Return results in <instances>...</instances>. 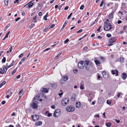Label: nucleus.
Masks as SVG:
<instances>
[{
  "instance_id": "nucleus-45",
  "label": "nucleus",
  "mask_w": 127,
  "mask_h": 127,
  "mask_svg": "<svg viewBox=\"0 0 127 127\" xmlns=\"http://www.w3.org/2000/svg\"><path fill=\"white\" fill-rule=\"evenodd\" d=\"M80 89L81 90H83V89H84V87L83 86V85H80Z\"/></svg>"
},
{
  "instance_id": "nucleus-37",
  "label": "nucleus",
  "mask_w": 127,
  "mask_h": 127,
  "mask_svg": "<svg viewBox=\"0 0 127 127\" xmlns=\"http://www.w3.org/2000/svg\"><path fill=\"white\" fill-rule=\"evenodd\" d=\"M10 26V24H8L7 26L5 27V28L4 29L5 30V31L6 30V29H7V28Z\"/></svg>"
},
{
  "instance_id": "nucleus-53",
  "label": "nucleus",
  "mask_w": 127,
  "mask_h": 127,
  "mask_svg": "<svg viewBox=\"0 0 127 127\" xmlns=\"http://www.w3.org/2000/svg\"><path fill=\"white\" fill-rule=\"evenodd\" d=\"M21 18L20 17H18L15 20V21L16 22H17L18 21L19 19H20Z\"/></svg>"
},
{
  "instance_id": "nucleus-56",
  "label": "nucleus",
  "mask_w": 127,
  "mask_h": 127,
  "mask_svg": "<svg viewBox=\"0 0 127 127\" xmlns=\"http://www.w3.org/2000/svg\"><path fill=\"white\" fill-rule=\"evenodd\" d=\"M47 17L46 16H45L43 17V19L45 20H47Z\"/></svg>"
},
{
  "instance_id": "nucleus-6",
  "label": "nucleus",
  "mask_w": 127,
  "mask_h": 127,
  "mask_svg": "<svg viewBox=\"0 0 127 127\" xmlns=\"http://www.w3.org/2000/svg\"><path fill=\"white\" fill-rule=\"evenodd\" d=\"M32 119L33 121L34 122H36L39 119V117L38 115H34L31 116Z\"/></svg>"
},
{
  "instance_id": "nucleus-24",
  "label": "nucleus",
  "mask_w": 127,
  "mask_h": 127,
  "mask_svg": "<svg viewBox=\"0 0 127 127\" xmlns=\"http://www.w3.org/2000/svg\"><path fill=\"white\" fill-rule=\"evenodd\" d=\"M94 62L96 65H97L100 64V62L97 60H95Z\"/></svg>"
},
{
  "instance_id": "nucleus-34",
  "label": "nucleus",
  "mask_w": 127,
  "mask_h": 127,
  "mask_svg": "<svg viewBox=\"0 0 127 127\" xmlns=\"http://www.w3.org/2000/svg\"><path fill=\"white\" fill-rule=\"evenodd\" d=\"M17 67L13 71L12 73V74H13L16 72V70H17Z\"/></svg>"
},
{
  "instance_id": "nucleus-1",
  "label": "nucleus",
  "mask_w": 127,
  "mask_h": 127,
  "mask_svg": "<svg viewBox=\"0 0 127 127\" xmlns=\"http://www.w3.org/2000/svg\"><path fill=\"white\" fill-rule=\"evenodd\" d=\"M112 28V25L110 23L105 25L103 29L104 30L106 31H108Z\"/></svg>"
},
{
  "instance_id": "nucleus-39",
  "label": "nucleus",
  "mask_w": 127,
  "mask_h": 127,
  "mask_svg": "<svg viewBox=\"0 0 127 127\" xmlns=\"http://www.w3.org/2000/svg\"><path fill=\"white\" fill-rule=\"evenodd\" d=\"M121 95V93L120 92H119L117 94V96L119 98L120 96V95Z\"/></svg>"
},
{
  "instance_id": "nucleus-42",
  "label": "nucleus",
  "mask_w": 127,
  "mask_h": 127,
  "mask_svg": "<svg viewBox=\"0 0 127 127\" xmlns=\"http://www.w3.org/2000/svg\"><path fill=\"white\" fill-rule=\"evenodd\" d=\"M10 67L9 66H6L4 67V68H5V70H7Z\"/></svg>"
},
{
  "instance_id": "nucleus-41",
  "label": "nucleus",
  "mask_w": 127,
  "mask_h": 127,
  "mask_svg": "<svg viewBox=\"0 0 127 127\" xmlns=\"http://www.w3.org/2000/svg\"><path fill=\"white\" fill-rule=\"evenodd\" d=\"M106 36L107 37H109L111 36V35L110 34L108 33L106 34Z\"/></svg>"
},
{
  "instance_id": "nucleus-10",
  "label": "nucleus",
  "mask_w": 127,
  "mask_h": 127,
  "mask_svg": "<svg viewBox=\"0 0 127 127\" xmlns=\"http://www.w3.org/2000/svg\"><path fill=\"white\" fill-rule=\"evenodd\" d=\"M111 72L112 74L115 75V76L118 75V71L116 69L112 70Z\"/></svg>"
},
{
  "instance_id": "nucleus-60",
  "label": "nucleus",
  "mask_w": 127,
  "mask_h": 127,
  "mask_svg": "<svg viewBox=\"0 0 127 127\" xmlns=\"http://www.w3.org/2000/svg\"><path fill=\"white\" fill-rule=\"evenodd\" d=\"M52 115V114L51 113H48L47 115V116L48 117H50Z\"/></svg>"
},
{
  "instance_id": "nucleus-17",
  "label": "nucleus",
  "mask_w": 127,
  "mask_h": 127,
  "mask_svg": "<svg viewBox=\"0 0 127 127\" xmlns=\"http://www.w3.org/2000/svg\"><path fill=\"white\" fill-rule=\"evenodd\" d=\"M68 22V21L67 20L65 21L63 26V27L60 30V31H62L64 28L65 27L66 24Z\"/></svg>"
},
{
  "instance_id": "nucleus-61",
  "label": "nucleus",
  "mask_w": 127,
  "mask_h": 127,
  "mask_svg": "<svg viewBox=\"0 0 127 127\" xmlns=\"http://www.w3.org/2000/svg\"><path fill=\"white\" fill-rule=\"evenodd\" d=\"M5 102H6L5 101H2L1 103L2 104L4 105L5 103Z\"/></svg>"
},
{
  "instance_id": "nucleus-11",
  "label": "nucleus",
  "mask_w": 127,
  "mask_h": 127,
  "mask_svg": "<svg viewBox=\"0 0 127 127\" xmlns=\"http://www.w3.org/2000/svg\"><path fill=\"white\" fill-rule=\"evenodd\" d=\"M84 64H85L87 65L92 66V63L89 60H85L84 62Z\"/></svg>"
},
{
  "instance_id": "nucleus-54",
  "label": "nucleus",
  "mask_w": 127,
  "mask_h": 127,
  "mask_svg": "<svg viewBox=\"0 0 127 127\" xmlns=\"http://www.w3.org/2000/svg\"><path fill=\"white\" fill-rule=\"evenodd\" d=\"M23 54L21 53L20 55L19 56V57L20 58H21L23 56Z\"/></svg>"
},
{
  "instance_id": "nucleus-62",
  "label": "nucleus",
  "mask_w": 127,
  "mask_h": 127,
  "mask_svg": "<svg viewBox=\"0 0 127 127\" xmlns=\"http://www.w3.org/2000/svg\"><path fill=\"white\" fill-rule=\"evenodd\" d=\"M55 106L54 105H53L51 106V108L52 109H55Z\"/></svg>"
},
{
  "instance_id": "nucleus-8",
  "label": "nucleus",
  "mask_w": 127,
  "mask_h": 127,
  "mask_svg": "<svg viewBox=\"0 0 127 127\" xmlns=\"http://www.w3.org/2000/svg\"><path fill=\"white\" fill-rule=\"evenodd\" d=\"M117 40L116 37H113L110 38L109 40V42L110 43H113L115 42Z\"/></svg>"
},
{
  "instance_id": "nucleus-36",
  "label": "nucleus",
  "mask_w": 127,
  "mask_h": 127,
  "mask_svg": "<svg viewBox=\"0 0 127 127\" xmlns=\"http://www.w3.org/2000/svg\"><path fill=\"white\" fill-rule=\"evenodd\" d=\"M6 61V58L4 57L2 60V62L3 63H4Z\"/></svg>"
},
{
  "instance_id": "nucleus-14",
  "label": "nucleus",
  "mask_w": 127,
  "mask_h": 127,
  "mask_svg": "<svg viewBox=\"0 0 127 127\" xmlns=\"http://www.w3.org/2000/svg\"><path fill=\"white\" fill-rule=\"evenodd\" d=\"M122 75L123 79L124 80L126 79V77H127L126 73L125 72H124L122 74Z\"/></svg>"
},
{
  "instance_id": "nucleus-33",
  "label": "nucleus",
  "mask_w": 127,
  "mask_h": 127,
  "mask_svg": "<svg viewBox=\"0 0 127 127\" xmlns=\"http://www.w3.org/2000/svg\"><path fill=\"white\" fill-rule=\"evenodd\" d=\"M9 0H5L4 1V4L5 5H7L8 4Z\"/></svg>"
},
{
  "instance_id": "nucleus-15",
  "label": "nucleus",
  "mask_w": 127,
  "mask_h": 127,
  "mask_svg": "<svg viewBox=\"0 0 127 127\" xmlns=\"http://www.w3.org/2000/svg\"><path fill=\"white\" fill-rule=\"evenodd\" d=\"M114 11H112L109 14L108 16V18L109 19H111L113 17V14Z\"/></svg>"
},
{
  "instance_id": "nucleus-49",
  "label": "nucleus",
  "mask_w": 127,
  "mask_h": 127,
  "mask_svg": "<svg viewBox=\"0 0 127 127\" xmlns=\"http://www.w3.org/2000/svg\"><path fill=\"white\" fill-rule=\"evenodd\" d=\"M115 121L117 123H119L120 122V121L119 120H117V119H115Z\"/></svg>"
},
{
  "instance_id": "nucleus-27",
  "label": "nucleus",
  "mask_w": 127,
  "mask_h": 127,
  "mask_svg": "<svg viewBox=\"0 0 127 127\" xmlns=\"http://www.w3.org/2000/svg\"><path fill=\"white\" fill-rule=\"evenodd\" d=\"M62 53V52H60L58 55L55 58V59L56 60L58 59L60 57V55Z\"/></svg>"
},
{
  "instance_id": "nucleus-57",
  "label": "nucleus",
  "mask_w": 127,
  "mask_h": 127,
  "mask_svg": "<svg viewBox=\"0 0 127 127\" xmlns=\"http://www.w3.org/2000/svg\"><path fill=\"white\" fill-rule=\"evenodd\" d=\"M12 49V46H11L9 48V52H11Z\"/></svg>"
},
{
  "instance_id": "nucleus-19",
  "label": "nucleus",
  "mask_w": 127,
  "mask_h": 127,
  "mask_svg": "<svg viewBox=\"0 0 127 127\" xmlns=\"http://www.w3.org/2000/svg\"><path fill=\"white\" fill-rule=\"evenodd\" d=\"M41 91L44 93H47L48 92V90L46 88H44Z\"/></svg>"
},
{
  "instance_id": "nucleus-44",
  "label": "nucleus",
  "mask_w": 127,
  "mask_h": 127,
  "mask_svg": "<svg viewBox=\"0 0 127 127\" xmlns=\"http://www.w3.org/2000/svg\"><path fill=\"white\" fill-rule=\"evenodd\" d=\"M73 71L75 74H76L77 73V70L76 69H74L73 70Z\"/></svg>"
},
{
  "instance_id": "nucleus-16",
  "label": "nucleus",
  "mask_w": 127,
  "mask_h": 127,
  "mask_svg": "<svg viewBox=\"0 0 127 127\" xmlns=\"http://www.w3.org/2000/svg\"><path fill=\"white\" fill-rule=\"evenodd\" d=\"M42 124V122L41 121H38L35 123V125L36 126H40Z\"/></svg>"
},
{
  "instance_id": "nucleus-32",
  "label": "nucleus",
  "mask_w": 127,
  "mask_h": 127,
  "mask_svg": "<svg viewBox=\"0 0 127 127\" xmlns=\"http://www.w3.org/2000/svg\"><path fill=\"white\" fill-rule=\"evenodd\" d=\"M111 125V123L110 122H109L108 123H107L106 124V125L107 127H110V126Z\"/></svg>"
},
{
  "instance_id": "nucleus-51",
  "label": "nucleus",
  "mask_w": 127,
  "mask_h": 127,
  "mask_svg": "<svg viewBox=\"0 0 127 127\" xmlns=\"http://www.w3.org/2000/svg\"><path fill=\"white\" fill-rule=\"evenodd\" d=\"M87 48H88V47H84L83 48V50L84 51H86L87 49Z\"/></svg>"
},
{
  "instance_id": "nucleus-52",
  "label": "nucleus",
  "mask_w": 127,
  "mask_h": 127,
  "mask_svg": "<svg viewBox=\"0 0 127 127\" xmlns=\"http://www.w3.org/2000/svg\"><path fill=\"white\" fill-rule=\"evenodd\" d=\"M55 26V24H53L51 26L49 27L50 28H49L50 29L53 28Z\"/></svg>"
},
{
  "instance_id": "nucleus-50",
  "label": "nucleus",
  "mask_w": 127,
  "mask_h": 127,
  "mask_svg": "<svg viewBox=\"0 0 127 127\" xmlns=\"http://www.w3.org/2000/svg\"><path fill=\"white\" fill-rule=\"evenodd\" d=\"M10 31H9L8 32H7V33H6V35H5V37H8V35L9 34V33H10Z\"/></svg>"
},
{
  "instance_id": "nucleus-43",
  "label": "nucleus",
  "mask_w": 127,
  "mask_h": 127,
  "mask_svg": "<svg viewBox=\"0 0 127 127\" xmlns=\"http://www.w3.org/2000/svg\"><path fill=\"white\" fill-rule=\"evenodd\" d=\"M69 41V39L67 38L64 41V43L65 44L66 43Z\"/></svg>"
},
{
  "instance_id": "nucleus-47",
  "label": "nucleus",
  "mask_w": 127,
  "mask_h": 127,
  "mask_svg": "<svg viewBox=\"0 0 127 127\" xmlns=\"http://www.w3.org/2000/svg\"><path fill=\"white\" fill-rule=\"evenodd\" d=\"M101 59L103 61H105L106 60L105 58V57H101Z\"/></svg>"
},
{
  "instance_id": "nucleus-40",
  "label": "nucleus",
  "mask_w": 127,
  "mask_h": 127,
  "mask_svg": "<svg viewBox=\"0 0 127 127\" xmlns=\"http://www.w3.org/2000/svg\"><path fill=\"white\" fill-rule=\"evenodd\" d=\"M107 103L108 104L110 105L111 103V102L109 100H107Z\"/></svg>"
},
{
  "instance_id": "nucleus-4",
  "label": "nucleus",
  "mask_w": 127,
  "mask_h": 127,
  "mask_svg": "<svg viewBox=\"0 0 127 127\" xmlns=\"http://www.w3.org/2000/svg\"><path fill=\"white\" fill-rule=\"evenodd\" d=\"M12 94L11 90L9 89L6 92L5 94L7 95L6 97L8 99L9 97Z\"/></svg>"
},
{
  "instance_id": "nucleus-3",
  "label": "nucleus",
  "mask_w": 127,
  "mask_h": 127,
  "mask_svg": "<svg viewBox=\"0 0 127 127\" xmlns=\"http://www.w3.org/2000/svg\"><path fill=\"white\" fill-rule=\"evenodd\" d=\"M75 109V107L73 106H67L66 109V111L68 112L73 111Z\"/></svg>"
},
{
  "instance_id": "nucleus-35",
  "label": "nucleus",
  "mask_w": 127,
  "mask_h": 127,
  "mask_svg": "<svg viewBox=\"0 0 127 127\" xmlns=\"http://www.w3.org/2000/svg\"><path fill=\"white\" fill-rule=\"evenodd\" d=\"M0 74H4V72L3 70L2 69L0 68Z\"/></svg>"
},
{
  "instance_id": "nucleus-5",
  "label": "nucleus",
  "mask_w": 127,
  "mask_h": 127,
  "mask_svg": "<svg viewBox=\"0 0 127 127\" xmlns=\"http://www.w3.org/2000/svg\"><path fill=\"white\" fill-rule=\"evenodd\" d=\"M84 63L83 61L79 62L78 64V66L80 69H82L84 68Z\"/></svg>"
},
{
  "instance_id": "nucleus-30",
  "label": "nucleus",
  "mask_w": 127,
  "mask_h": 127,
  "mask_svg": "<svg viewBox=\"0 0 127 127\" xmlns=\"http://www.w3.org/2000/svg\"><path fill=\"white\" fill-rule=\"evenodd\" d=\"M51 86L54 88H56L57 87V85L55 84H53L51 85Z\"/></svg>"
},
{
  "instance_id": "nucleus-9",
  "label": "nucleus",
  "mask_w": 127,
  "mask_h": 127,
  "mask_svg": "<svg viewBox=\"0 0 127 127\" xmlns=\"http://www.w3.org/2000/svg\"><path fill=\"white\" fill-rule=\"evenodd\" d=\"M102 73L103 76V77L104 78L106 79L107 78L109 77V75L107 74H106V71L105 70H103Z\"/></svg>"
},
{
  "instance_id": "nucleus-21",
  "label": "nucleus",
  "mask_w": 127,
  "mask_h": 127,
  "mask_svg": "<svg viewBox=\"0 0 127 127\" xmlns=\"http://www.w3.org/2000/svg\"><path fill=\"white\" fill-rule=\"evenodd\" d=\"M124 58L122 57H120V61L121 63L124 62Z\"/></svg>"
},
{
  "instance_id": "nucleus-18",
  "label": "nucleus",
  "mask_w": 127,
  "mask_h": 127,
  "mask_svg": "<svg viewBox=\"0 0 127 127\" xmlns=\"http://www.w3.org/2000/svg\"><path fill=\"white\" fill-rule=\"evenodd\" d=\"M76 98V95L74 94L72 95V97H71V100L73 101H74Z\"/></svg>"
},
{
  "instance_id": "nucleus-22",
  "label": "nucleus",
  "mask_w": 127,
  "mask_h": 127,
  "mask_svg": "<svg viewBox=\"0 0 127 127\" xmlns=\"http://www.w3.org/2000/svg\"><path fill=\"white\" fill-rule=\"evenodd\" d=\"M26 59V57H24L23 58L21 61L19 62V64H21L23 63V62H24Z\"/></svg>"
},
{
  "instance_id": "nucleus-2",
  "label": "nucleus",
  "mask_w": 127,
  "mask_h": 127,
  "mask_svg": "<svg viewBox=\"0 0 127 127\" xmlns=\"http://www.w3.org/2000/svg\"><path fill=\"white\" fill-rule=\"evenodd\" d=\"M69 101V99L67 98H66L62 100L61 103L63 105L65 106L68 103Z\"/></svg>"
},
{
  "instance_id": "nucleus-63",
  "label": "nucleus",
  "mask_w": 127,
  "mask_h": 127,
  "mask_svg": "<svg viewBox=\"0 0 127 127\" xmlns=\"http://www.w3.org/2000/svg\"><path fill=\"white\" fill-rule=\"evenodd\" d=\"M68 8L69 7L68 6H66L64 8V9L65 10H66L68 9Z\"/></svg>"
},
{
  "instance_id": "nucleus-26",
  "label": "nucleus",
  "mask_w": 127,
  "mask_h": 127,
  "mask_svg": "<svg viewBox=\"0 0 127 127\" xmlns=\"http://www.w3.org/2000/svg\"><path fill=\"white\" fill-rule=\"evenodd\" d=\"M62 78L63 79V80L64 82H65L68 79V78L67 76H63L62 77Z\"/></svg>"
},
{
  "instance_id": "nucleus-13",
  "label": "nucleus",
  "mask_w": 127,
  "mask_h": 127,
  "mask_svg": "<svg viewBox=\"0 0 127 127\" xmlns=\"http://www.w3.org/2000/svg\"><path fill=\"white\" fill-rule=\"evenodd\" d=\"M104 99L102 98H98V102L100 104L102 103L104 101Z\"/></svg>"
},
{
  "instance_id": "nucleus-20",
  "label": "nucleus",
  "mask_w": 127,
  "mask_h": 127,
  "mask_svg": "<svg viewBox=\"0 0 127 127\" xmlns=\"http://www.w3.org/2000/svg\"><path fill=\"white\" fill-rule=\"evenodd\" d=\"M32 1L30 2L29 3H28V6L29 8H31L32 7L33 5V3H32L31 2Z\"/></svg>"
},
{
  "instance_id": "nucleus-12",
  "label": "nucleus",
  "mask_w": 127,
  "mask_h": 127,
  "mask_svg": "<svg viewBox=\"0 0 127 127\" xmlns=\"http://www.w3.org/2000/svg\"><path fill=\"white\" fill-rule=\"evenodd\" d=\"M60 112V111H59V110H56L55 111L54 113L53 114L54 116L55 117H58V116L56 114H59Z\"/></svg>"
},
{
  "instance_id": "nucleus-28",
  "label": "nucleus",
  "mask_w": 127,
  "mask_h": 127,
  "mask_svg": "<svg viewBox=\"0 0 127 127\" xmlns=\"http://www.w3.org/2000/svg\"><path fill=\"white\" fill-rule=\"evenodd\" d=\"M34 26L35 24H32L29 26V28L31 29L32 28L34 27Z\"/></svg>"
},
{
  "instance_id": "nucleus-64",
  "label": "nucleus",
  "mask_w": 127,
  "mask_h": 127,
  "mask_svg": "<svg viewBox=\"0 0 127 127\" xmlns=\"http://www.w3.org/2000/svg\"><path fill=\"white\" fill-rule=\"evenodd\" d=\"M122 22V21L120 20H119L118 21V23L119 24H120Z\"/></svg>"
},
{
  "instance_id": "nucleus-29",
  "label": "nucleus",
  "mask_w": 127,
  "mask_h": 127,
  "mask_svg": "<svg viewBox=\"0 0 127 127\" xmlns=\"http://www.w3.org/2000/svg\"><path fill=\"white\" fill-rule=\"evenodd\" d=\"M49 27H46V28H45L43 30V32H47V31L49 29H50V28H49Z\"/></svg>"
},
{
  "instance_id": "nucleus-31",
  "label": "nucleus",
  "mask_w": 127,
  "mask_h": 127,
  "mask_svg": "<svg viewBox=\"0 0 127 127\" xmlns=\"http://www.w3.org/2000/svg\"><path fill=\"white\" fill-rule=\"evenodd\" d=\"M6 83V82L4 81L0 85V88L1 87L4 85Z\"/></svg>"
},
{
  "instance_id": "nucleus-7",
  "label": "nucleus",
  "mask_w": 127,
  "mask_h": 127,
  "mask_svg": "<svg viewBox=\"0 0 127 127\" xmlns=\"http://www.w3.org/2000/svg\"><path fill=\"white\" fill-rule=\"evenodd\" d=\"M36 101L33 102L32 104H31V106L33 108L36 109L38 107V105L36 104Z\"/></svg>"
},
{
  "instance_id": "nucleus-23",
  "label": "nucleus",
  "mask_w": 127,
  "mask_h": 127,
  "mask_svg": "<svg viewBox=\"0 0 127 127\" xmlns=\"http://www.w3.org/2000/svg\"><path fill=\"white\" fill-rule=\"evenodd\" d=\"M81 103L80 102H79V103H76V106L77 108H79L81 106Z\"/></svg>"
},
{
  "instance_id": "nucleus-48",
  "label": "nucleus",
  "mask_w": 127,
  "mask_h": 127,
  "mask_svg": "<svg viewBox=\"0 0 127 127\" xmlns=\"http://www.w3.org/2000/svg\"><path fill=\"white\" fill-rule=\"evenodd\" d=\"M84 7V6L83 5H82L80 6V9L81 10H82L83 9Z\"/></svg>"
},
{
  "instance_id": "nucleus-58",
  "label": "nucleus",
  "mask_w": 127,
  "mask_h": 127,
  "mask_svg": "<svg viewBox=\"0 0 127 127\" xmlns=\"http://www.w3.org/2000/svg\"><path fill=\"white\" fill-rule=\"evenodd\" d=\"M102 27V26H99V28L97 30V31L98 32H99L100 31L101 27Z\"/></svg>"
},
{
  "instance_id": "nucleus-55",
  "label": "nucleus",
  "mask_w": 127,
  "mask_h": 127,
  "mask_svg": "<svg viewBox=\"0 0 127 127\" xmlns=\"http://www.w3.org/2000/svg\"><path fill=\"white\" fill-rule=\"evenodd\" d=\"M19 0H15L14 3H17L19 2L18 1Z\"/></svg>"
},
{
  "instance_id": "nucleus-46",
  "label": "nucleus",
  "mask_w": 127,
  "mask_h": 127,
  "mask_svg": "<svg viewBox=\"0 0 127 127\" xmlns=\"http://www.w3.org/2000/svg\"><path fill=\"white\" fill-rule=\"evenodd\" d=\"M82 31H83V30L82 29H80V30H79V31H78L77 32V33H81V32H82Z\"/></svg>"
},
{
  "instance_id": "nucleus-25",
  "label": "nucleus",
  "mask_w": 127,
  "mask_h": 127,
  "mask_svg": "<svg viewBox=\"0 0 127 127\" xmlns=\"http://www.w3.org/2000/svg\"><path fill=\"white\" fill-rule=\"evenodd\" d=\"M37 15H35V16H34L33 17V19L34 20V21H33V22L35 23H36L37 22V21L36 20L37 17Z\"/></svg>"
},
{
  "instance_id": "nucleus-59",
  "label": "nucleus",
  "mask_w": 127,
  "mask_h": 127,
  "mask_svg": "<svg viewBox=\"0 0 127 127\" xmlns=\"http://www.w3.org/2000/svg\"><path fill=\"white\" fill-rule=\"evenodd\" d=\"M113 45L112 43H110L108 44V45L109 46H110Z\"/></svg>"
},
{
  "instance_id": "nucleus-38",
  "label": "nucleus",
  "mask_w": 127,
  "mask_h": 127,
  "mask_svg": "<svg viewBox=\"0 0 127 127\" xmlns=\"http://www.w3.org/2000/svg\"><path fill=\"white\" fill-rule=\"evenodd\" d=\"M104 2V0H102L101 1L100 4V7L101 6H102L103 3Z\"/></svg>"
}]
</instances>
